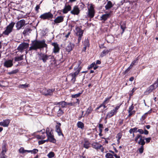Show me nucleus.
<instances>
[{
	"label": "nucleus",
	"instance_id": "obj_1",
	"mask_svg": "<svg viewBox=\"0 0 158 158\" xmlns=\"http://www.w3.org/2000/svg\"><path fill=\"white\" fill-rule=\"evenodd\" d=\"M47 45L44 41L35 40L32 41L31 46L29 49V51L31 50H36L41 48L47 47Z\"/></svg>",
	"mask_w": 158,
	"mask_h": 158
},
{
	"label": "nucleus",
	"instance_id": "obj_2",
	"mask_svg": "<svg viewBox=\"0 0 158 158\" xmlns=\"http://www.w3.org/2000/svg\"><path fill=\"white\" fill-rule=\"evenodd\" d=\"M89 6L88 7V11L86 13L87 16L92 18L95 15L94 5L90 4Z\"/></svg>",
	"mask_w": 158,
	"mask_h": 158
},
{
	"label": "nucleus",
	"instance_id": "obj_3",
	"mask_svg": "<svg viewBox=\"0 0 158 158\" xmlns=\"http://www.w3.org/2000/svg\"><path fill=\"white\" fill-rule=\"evenodd\" d=\"M83 32L84 30H82L81 27L77 26L76 27L75 33L76 35L78 37V43H79L81 40Z\"/></svg>",
	"mask_w": 158,
	"mask_h": 158
},
{
	"label": "nucleus",
	"instance_id": "obj_4",
	"mask_svg": "<svg viewBox=\"0 0 158 158\" xmlns=\"http://www.w3.org/2000/svg\"><path fill=\"white\" fill-rule=\"evenodd\" d=\"M15 24V23L11 22L6 27L5 30L3 32V34L6 35H8L10 33L12 32Z\"/></svg>",
	"mask_w": 158,
	"mask_h": 158
},
{
	"label": "nucleus",
	"instance_id": "obj_5",
	"mask_svg": "<svg viewBox=\"0 0 158 158\" xmlns=\"http://www.w3.org/2000/svg\"><path fill=\"white\" fill-rule=\"evenodd\" d=\"M55 90V89H47L43 88L41 89L40 91L41 93L45 96H51L53 94Z\"/></svg>",
	"mask_w": 158,
	"mask_h": 158
},
{
	"label": "nucleus",
	"instance_id": "obj_6",
	"mask_svg": "<svg viewBox=\"0 0 158 158\" xmlns=\"http://www.w3.org/2000/svg\"><path fill=\"white\" fill-rule=\"evenodd\" d=\"M80 69H79L77 70L73 73H71L68 75V77L71 79V82L74 84L76 81V78L79 73L80 72Z\"/></svg>",
	"mask_w": 158,
	"mask_h": 158
},
{
	"label": "nucleus",
	"instance_id": "obj_7",
	"mask_svg": "<svg viewBox=\"0 0 158 158\" xmlns=\"http://www.w3.org/2000/svg\"><path fill=\"white\" fill-rule=\"evenodd\" d=\"M81 63V62L80 61L75 62L69 68V69H74V70L75 72L79 69L80 71L81 69V67L80 65Z\"/></svg>",
	"mask_w": 158,
	"mask_h": 158
},
{
	"label": "nucleus",
	"instance_id": "obj_8",
	"mask_svg": "<svg viewBox=\"0 0 158 158\" xmlns=\"http://www.w3.org/2000/svg\"><path fill=\"white\" fill-rule=\"evenodd\" d=\"M120 105L116 106L114 109L111 110L110 112L108 113L106 116V118H109L116 114L118 112V110L119 108Z\"/></svg>",
	"mask_w": 158,
	"mask_h": 158
},
{
	"label": "nucleus",
	"instance_id": "obj_9",
	"mask_svg": "<svg viewBox=\"0 0 158 158\" xmlns=\"http://www.w3.org/2000/svg\"><path fill=\"white\" fill-rule=\"evenodd\" d=\"M51 44L53 47L52 49V53L55 54L58 53L60 50L59 45L56 42H52Z\"/></svg>",
	"mask_w": 158,
	"mask_h": 158
},
{
	"label": "nucleus",
	"instance_id": "obj_10",
	"mask_svg": "<svg viewBox=\"0 0 158 158\" xmlns=\"http://www.w3.org/2000/svg\"><path fill=\"white\" fill-rule=\"evenodd\" d=\"M139 139H140L138 142V144L141 145L143 146L145 143L144 141V137H142L140 135L138 134L136 136L135 138V141L137 142Z\"/></svg>",
	"mask_w": 158,
	"mask_h": 158
},
{
	"label": "nucleus",
	"instance_id": "obj_11",
	"mask_svg": "<svg viewBox=\"0 0 158 158\" xmlns=\"http://www.w3.org/2000/svg\"><path fill=\"white\" fill-rule=\"evenodd\" d=\"M39 60H42L44 63H45L48 60L50 55H48L45 53H40L38 54Z\"/></svg>",
	"mask_w": 158,
	"mask_h": 158
},
{
	"label": "nucleus",
	"instance_id": "obj_12",
	"mask_svg": "<svg viewBox=\"0 0 158 158\" xmlns=\"http://www.w3.org/2000/svg\"><path fill=\"white\" fill-rule=\"evenodd\" d=\"M29 44L26 43H23L20 44L18 47L17 49L21 52H23V50L27 49L29 47Z\"/></svg>",
	"mask_w": 158,
	"mask_h": 158
},
{
	"label": "nucleus",
	"instance_id": "obj_13",
	"mask_svg": "<svg viewBox=\"0 0 158 158\" xmlns=\"http://www.w3.org/2000/svg\"><path fill=\"white\" fill-rule=\"evenodd\" d=\"M53 16V15L51 12H48L41 15L40 16V18L43 19H52Z\"/></svg>",
	"mask_w": 158,
	"mask_h": 158
},
{
	"label": "nucleus",
	"instance_id": "obj_14",
	"mask_svg": "<svg viewBox=\"0 0 158 158\" xmlns=\"http://www.w3.org/2000/svg\"><path fill=\"white\" fill-rule=\"evenodd\" d=\"M25 25V21L24 19H22L18 21L16 24V27L17 30H19L22 27Z\"/></svg>",
	"mask_w": 158,
	"mask_h": 158
},
{
	"label": "nucleus",
	"instance_id": "obj_15",
	"mask_svg": "<svg viewBox=\"0 0 158 158\" xmlns=\"http://www.w3.org/2000/svg\"><path fill=\"white\" fill-rule=\"evenodd\" d=\"M13 60H6L3 63V66L6 68L11 67L13 65Z\"/></svg>",
	"mask_w": 158,
	"mask_h": 158
},
{
	"label": "nucleus",
	"instance_id": "obj_16",
	"mask_svg": "<svg viewBox=\"0 0 158 158\" xmlns=\"http://www.w3.org/2000/svg\"><path fill=\"white\" fill-rule=\"evenodd\" d=\"M80 10L78 6H74L72 10H71L70 13L71 14L75 15H78L80 13Z\"/></svg>",
	"mask_w": 158,
	"mask_h": 158
},
{
	"label": "nucleus",
	"instance_id": "obj_17",
	"mask_svg": "<svg viewBox=\"0 0 158 158\" xmlns=\"http://www.w3.org/2000/svg\"><path fill=\"white\" fill-rule=\"evenodd\" d=\"M64 16H57L52 23L53 24H58L64 21Z\"/></svg>",
	"mask_w": 158,
	"mask_h": 158
},
{
	"label": "nucleus",
	"instance_id": "obj_18",
	"mask_svg": "<svg viewBox=\"0 0 158 158\" xmlns=\"http://www.w3.org/2000/svg\"><path fill=\"white\" fill-rule=\"evenodd\" d=\"M138 57H137L135 58V60H133L130 66L127 68V69L124 71L125 74L127 73L132 68L134 65H135V64L137 63V61L138 60Z\"/></svg>",
	"mask_w": 158,
	"mask_h": 158
},
{
	"label": "nucleus",
	"instance_id": "obj_19",
	"mask_svg": "<svg viewBox=\"0 0 158 158\" xmlns=\"http://www.w3.org/2000/svg\"><path fill=\"white\" fill-rule=\"evenodd\" d=\"M71 6L68 5H65L64 8L62 10V11L64 14H66L69 11H71Z\"/></svg>",
	"mask_w": 158,
	"mask_h": 158
},
{
	"label": "nucleus",
	"instance_id": "obj_20",
	"mask_svg": "<svg viewBox=\"0 0 158 158\" xmlns=\"http://www.w3.org/2000/svg\"><path fill=\"white\" fill-rule=\"evenodd\" d=\"M10 122V120L9 119H6L0 122V125L3 127H7L9 124Z\"/></svg>",
	"mask_w": 158,
	"mask_h": 158
},
{
	"label": "nucleus",
	"instance_id": "obj_21",
	"mask_svg": "<svg viewBox=\"0 0 158 158\" xmlns=\"http://www.w3.org/2000/svg\"><path fill=\"white\" fill-rule=\"evenodd\" d=\"M54 109L57 112V115L58 116H61L64 113L63 110L59 106H55Z\"/></svg>",
	"mask_w": 158,
	"mask_h": 158
},
{
	"label": "nucleus",
	"instance_id": "obj_22",
	"mask_svg": "<svg viewBox=\"0 0 158 158\" xmlns=\"http://www.w3.org/2000/svg\"><path fill=\"white\" fill-rule=\"evenodd\" d=\"M74 47L73 44L72 43L69 42L67 44L65 48V49L67 52H70L73 50Z\"/></svg>",
	"mask_w": 158,
	"mask_h": 158
},
{
	"label": "nucleus",
	"instance_id": "obj_23",
	"mask_svg": "<svg viewBox=\"0 0 158 158\" xmlns=\"http://www.w3.org/2000/svg\"><path fill=\"white\" fill-rule=\"evenodd\" d=\"M110 13L103 15L100 17V20H102L104 21H106L110 17Z\"/></svg>",
	"mask_w": 158,
	"mask_h": 158
},
{
	"label": "nucleus",
	"instance_id": "obj_24",
	"mask_svg": "<svg viewBox=\"0 0 158 158\" xmlns=\"http://www.w3.org/2000/svg\"><path fill=\"white\" fill-rule=\"evenodd\" d=\"M31 27L29 26H27L25 28L23 32V34L24 35H27L31 33Z\"/></svg>",
	"mask_w": 158,
	"mask_h": 158
},
{
	"label": "nucleus",
	"instance_id": "obj_25",
	"mask_svg": "<svg viewBox=\"0 0 158 158\" xmlns=\"http://www.w3.org/2000/svg\"><path fill=\"white\" fill-rule=\"evenodd\" d=\"M111 51V49H105L103 50V51L101 53L100 57H102L108 54L109 52H110Z\"/></svg>",
	"mask_w": 158,
	"mask_h": 158
},
{
	"label": "nucleus",
	"instance_id": "obj_26",
	"mask_svg": "<svg viewBox=\"0 0 158 158\" xmlns=\"http://www.w3.org/2000/svg\"><path fill=\"white\" fill-rule=\"evenodd\" d=\"M90 147V143L89 140L86 138L84 139V143L83 147L86 148L88 149Z\"/></svg>",
	"mask_w": 158,
	"mask_h": 158
},
{
	"label": "nucleus",
	"instance_id": "obj_27",
	"mask_svg": "<svg viewBox=\"0 0 158 158\" xmlns=\"http://www.w3.org/2000/svg\"><path fill=\"white\" fill-rule=\"evenodd\" d=\"M92 147L97 150L100 149L102 147V145L98 143H93L92 144Z\"/></svg>",
	"mask_w": 158,
	"mask_h": 158
},
{
	"label": "nucleus",
	"instance_id": "obj_28",
	"mask_svg": "<svg viewBox=\"0 0 158 158\" xmlns=\"http://www.w3.org/2000/svg\"><path fill=\"white\" fill-rule=\"evenodd\" d=\"M46 134L47 138L53 135V132L52 129L49 128H47L46 129Z\"/></svg>",
	"mask_w": 158,
	"mask_h": 158
},
{
	"label": "nucleus",
	"instance_id": "obj_29",
	"mask_svg": "<svg viewBox=\"0 0 158 158\" xmlns=\"http://www.w3.org/2000/svg\"><path fill=\"white\" fill-rule=\"evenodd\" d=\"M56 131L57 133L59 136L62 135L63 137L64 136V135L62 133V131L60 129V127L59 126H56Z\"/></svg>",
	"mask_w": 158,
	"mask_h": 158
},
{
	"label": "nucleus",
	"instance_id": "obj_30",
	"mask_svg": "<svg viewBox=\"0 0 158 158\" xmlns=\"http://www.w3.org/2000/svg\"><path fill=\"white\" fill-rule=\"evenodd\" d=\"M114 38L113 36L109 35L107 36L106 39L108 43H111L114 41Z\"/></svg>",
	"mask_w": 158,
	"mask_h": 158
},
{
	"label": "nucleus",
	"instance_id": "obj_31",
	"mask_svg": "<svg viewBox=\"0 0 158 158\" xmlns=\"http://www.w3.org/2000/svg\"><path fill=\"white\" fill-rule=\"evenodd\" d=\"M113 6L112 3L110 1H108L107 4L105 6L106 10H108Z\"/></svg>",
	"mask_w": 158,
	"mask_h": 158
},
{
	"label": "nucleus",
	"instance_id": "obj_32",
	"mask_svg": "<svg viewBox=\"0 0 158 158\" xmlns=\"http://www.w3.org/2000/svg\"><path fill=\"white\" fill-rule=\"evenodd\" d=\"M48 140L51 142H52L54 143L56 142V139L54 138V136L53 135L48 137Z\"/></svg>",
	"mask_w": 158,
	"mask_h": 158
},
{
	"label": "nucleus",
	"instance_id": "obj_33",
	"mask_svg": "<svg viewBox=\"0 0 158 158\" xmlns=\"http://www.w3.org/2000/svg\"><path fill=\"white\" fill-rule=\"evenodd\" d=\"M77 126L78 128H80L82 129H83L84 128V124L81 121H79L77 122Z\"/></svg>",
	"mask_w": 158,
	"mask_h": 158
},
{
	"label": "nucleus",
	"instance_id": "obj_34",
	"mask_svg": "<svg viewBox=\"0 0 158 158\" xmlns=\"http://www.w3.org/2000/svg\"><path fill=\"white\" fill-rule=\"evenodd\" d=\"M157 87H156V85L155 84H154L153 85H151L150 87L148 89V91L149 92H151L152 91L156 88Z\"/></svg>",
	"mask_w": 158,
	"mask_h": 158
},
{
	"label": "nucleus",
	"instance_id": "obj_35",
	"mask_svg": "<svg viewBox=\"0 0 158 158\" xmlns=\"http://www.w3.org/2000/svg\"><path fill=\"white\" fill-rule=\"evenodd\" d=\"M19 152L20 153H24L26 152L29 153L30 151L28 150H25L23 148L21 147L19 149Z\"/></svg>",
	"mask_w": 158,
	"mask_h": 158
},
{
	"label": "nucleus",
	"instance_id": "obj_36",
	"mask_svg": "<svg viewBox=\"0 0 158 158\" xmlns=\"http://www.w3.org/2000/svg\"><path fill=\"white\" fill-rule=\"evenodd\" d=\"M121 28L122 29L123 33L126 28V24L124 22H121L120 23Z\"/></svg>",
	"mask_w": 158,
	"mask_h": 158
},
{
	"label": "nucleus",
	"instance_id": "obj_37",
	"mask_svg": "<svg viewBox=\"0 0 158 158\" xmlns=\"http://www.w3.org/2000/svg\"><path fill=\"white\" fill-rule=\"evenodd\" d=\"M57 105H59L62 107H64L65 106H67L66 102L65 101H62L60 102H57Z\"/></svg>",
	"mask_w": 158,
	"mask_h": 158
},
{
	"label": "nucleus",
	"instance_id": "obj_38",
	"mask_svg": "<svg viewBox=\"0 0 158 158\" xmlns=\"http://www.w3.org/2000/svg\"><path fill=\"white\" fill-rule=\"evenodd\" d=\"M19 72V70L18 69H15L14 70H13L12 71L9 72L7 73V74L8 75H12L15 74Z\"/></svg>",
	"mask_w": 158,
	"mask_h": 158
},
{
	"label": "nucleus",
	"instance_id": "obj_39",
	"mask_svg": "<svg viewBox=\"0 0 158 158\" xmlns=\"http://www.w3.org/2000/svg\"><path fill=\"white\" fill-rule=\"evenodd\" d=\"M23 59V55H21L20 56L16 57L15 58V61H18L21 60Z\"/></svg>",
	"mask_w": 158,
	"mask_h": 158
},
{
	"label": "nucleus",
	"instance_id": "obj_40",
	"mask_svg": "<svg viewBox=\"0 0 158 158\" xmlns=\"http://www.w3.org/2000/svg\"><path fill=\"white\" fill-rule=\"evenodd\" d=\"M28 86L29 85L28 84L26 83L25 84H20L18 85V87L19 88L24 89L28 87Z\"/></svg>",
	"mask_w": 158,
	"mask_h": 158
},
{
	"label": "nucleus",
	"instance_id": "obj_41",
	"mask_svg": "<svg viewBox=\"0 0 158 158\" xmlns=\"http://www.w3.org/2000/svg\"><path fill=\"white\" fill-rule=\"evenodd\" d=\"M148 114V112H147L145 113L143 115H142L141 118H140V120L142 121H143L147 117V115Z\"/></svg>",
	"mask_w": 158,
	"mask_h": 158
},
{
	"label": "nucleus",
	"instance_id": "obj_42",
	"mask_svg": "<svg viewBox=\"0 0 158 158\" xmlns=\"http://www.w3.org/2000/svg\"><path fill=\"white\" fill-rule=\"evenodd\" d=\"M93 109L91 106H89L87 109L86 113L87 114L89 115V114L92 111Z\"/></svg>",
	"mask_w": 158,
	"mask_h": 158
},
{
	"label": "nucleus",
	"instance_id": "obj_43",
	"mask_svg": "<svg viewBox=\"0 0 158 158\" xmlns=\"http://www.w3.org/2000/svg\"><path fill=\"white\" fill-rule=\"evenodd\" d=\"M143 145H141L140 147L138 149V150L140 154H142V153H143Z\"/></svg>",
	"mask_w": 158,
	"mask_h": 158
},
{
	"label": "nucleus",
	"instance_id": "obj_44",
	"mask_svg": "<svg viewBox=\"0 0 158 158\" xmlns=\"http://www.w3.org/2000/svg\"><path fill=\"white\" fill-rule=\"evenodd\" d=\"M2 151L1 153V154H5V153L6 152V147L5 145H3L2 147Z\"/></svg>",
	"mask_w": 158,
	"mask_h": 158
},
{
	"label": "nucleus",
	"instance_id": "obj_45",
	"mask_svg": "<svg viewBox=\"0 0 158 158\" xmlns=\"http://www.w3.org/2000/svg\"><path fill=\"white\" fill-rule=\"evenodd\" d=\"M105 157L106 158H114L113 156V155L110 153H106Z\"/></svg>",
	"mask_w": 158,
	"mask_h": 158
},
{
	"label": "nucleus",
	"instance_id": "obj_46",
	"mask_svg": "<svg viewBox=\"0 0 158 158\" xmlns=\"http://www.w3.org/2000/svg\"><path fill=\"white\" fill-rule=\"evenodd\" d=\"M54 156V153L53 152H50L48 154V156L49 158H52Z\"/></svg>",
	"mask_w": 158,
	"mask_h": 158
},
{
	"label": "nucleus",
	"instance_id": "obj_47",
	"mask_svg": "<svg viewBox=\"0 0 158 158\" xmlns=\"http://www.w3.org/2000/svg\"><path fill=\"white\" fill-rule=\"evenodd\" d=\"M30 106H26L25 109L27 110V113L28 114H30L31 112V110L30 109Z\"/></svg>",
	"mask_w": 158,
	"mask_h": 158
},
{
	"label": "nucleus",
	"instance_id": "obj_48",
	"mask_svg": "<svg viewBox=\"0 0 158 158\" xmlns=\"http://www.w3.org/2000/svg\"><path fill=\"white\" fill-rule=\"evenodd\" d=\"M84 46H85L86 47H89V43L88 40L87 39L85 40L84 42Z\"/></svg>",
	"mask_w": 158,
	"mask_h": 158
},
{
	"label": "nucleus",
	"instance_id": "obj_49",
	"mask_svg": "<svg viewBox=\"0 0 158 158\" xmlns=\"http://www.w3.org/2000/svg\"><path fill=\"white\" fill-rule=\"evenodd\" d=\"M111 97H112V96H110L109 97H108V98H106L105 100L103 102L104 103L107 104L109 102L110 100V98H111Z\"/></svg>",
	"mask_w": 158,
	"mask_h": 158
},
{
	"label": "nucleus",
	"instance_id": "obj_50",
	"mask_svg": "<svg viewBox=\"0 0 158 158\" xmlns=\"http://www.w3.org/2000/svg\"><path fill=\"white\" fill-rule=\"evenodd\" d=\"M81 94V93H79L76 94L72 95L71 96L73 98H77L79 97Z\"/></svg>",
	"mask_w": 158,
	"mask_h": 158
},
{
	"label": "nucleus",
	"instance_id": "obj_51",
	"mask_svg": "<svg viewBox=\"0 0 158 158\" xmlns=\"http://www.w3.org/2000/svg\"><path fill=\"white\" fill-rule=\"evenodd\" d=\"M29 151H30V152H31V153H33L34 154H35L38 152V150L36 149H34L33 150H29Z\"/></svg>",
	"mask_w": 158,
	"mask_h": 158
},
{
	"label": "nucleus",
	"instance_id": "obj_52",
	"mask_svg": "<svg viewBox=\"0 0 158 158\" xmlns=\"http://www.w3.org/2000/svg\"><path fill=\"white\" fill-rule=\"evenodd\" d=\"M134 106H133V104H132L131 106L129 108L128 110V112H131L134 109Z\"/></svg>",
	"mask_w": 158,
	"mask_h": 158
},
{
	"label": "nucleus",
	"instance_id": "obj_53",
	"mask_svg": "<svg viewBox=\"0 0 158 158\" xmlns=\"http://www.w3.org/2000/svg\"><path fill=\"white\" fill-rule=\"evenodd\" d=\"M66 104H67V105H69L71 106H75V103H74V102L67 103V102H66Z\"/></svg>",
	"mask_w": 158,
	"mask_h": 158
},
{
	"label": "nucleus",
	"instance_id": "obj_54",
	"mask_svg": "<svg viewBox=\"0 0 158 158\" xmlns=\"http://www.w3.org/2000/svg\"><path fill=\"white\" fill-rule=\"evenodd\" d=\"M95 65V63L94 62L92 64H91L90 66L88 67L89 69L92 68H94V66Z\"/></svg>",
	"mask_w": 158,
	"mask_h": 158
},
{
	"label": "nucleus",
	"instance_id": "obj_55",
	"mask_svg": "<svg viewBox=\"0 0 158 158\" xmlns=\"http://www.w3.org/2000/svg\"><path fill=\"white\" fill-rule=\"evenodd\" d=\"M145 139L147 143H148L150 142V140L151 139V138L148 137Z\"/></svg>",
	"mask_w": 158,
	"mask_h": 158
},
{
	"label": "nucleus",
	"instance_id": "obj_56",
	"mask_svg": "<svg viewBox=\"0 0 158 158\" xmlns=\"http://www.w3.org/2000/svg\"><path fill=\"white\" fill-rule=\"evenodd\" d=\"M137 131L140 134H143L144 133L142 129H139Z\"/></svg>",
	"mask_w": 158,
	"mask_h": 158
},
{
	"label": "nucleus",
	"instance_id": "obj_57",
	"mask_svg": "<svg viewBox=\"0 0 158 158\" xmlns=\"http://www.w3.org/2000/svg\"><path fill=\"white\" fill-rule=\"evenodd\" d=\"M6 155L5 154H0V158H6Z\"/></svg>",
	"mask_w": 158,
	"mask_h": 158
},
{
	"label": "nucleus",
	"instance_id": "obj_58",
	"mask_svg": "<svg viewBox=\"0 0 158 158\" xmlns=\"http://www.w3.org/2000/svg\"><path fill=\"white\" fill-rule=\"evenodd\" d=\"M45 142V141L43 140H40L38 141V143L39 145L42 144H44Z\"/></svg>",
	"mask_w": 158,
	"mask_h": 158
},
{
	"label": "nucleus",
	"instance_id": "obj_59",
	"mask_svg": "<svg viewBox=\"0 0 158 158\" xmlns=\"http://www.w3.org/2000/svg\"><path fill=\"white\" fill-rule=\"evenodd\" d=\"M132 129L133 130V133L137 132H138L137 131L138 128L135 127V128H132Z\"/></svg>",
	"mask_w": 158,
	"mask_h": 158
},
{
	"label": "nucleus",
	"instance_id": "obj_60",
	"mask_svg": "<svg viewBox=\"0 0 158 158\" xmlns=\"http://www.w3.org/2000/svg\"><path fill=\"white\" fill-rule=\"evenodd\" d=\"M121 136H121V134H120L119 133L118 134V139L117 141L118 142H119V140L121 138Z\"/></svg>",
	"mask_w": 158,
	"mask_h": 158
},
{
	"label": "nucleus",
	"instance_id": "obj_61",
	"mask_svg": "<svg viewBox=\"0 0 158 158\" xmlns=\"http://www.w3.org/2000/svg\"><path fill=\"white\" fill-rule=\"evenodd\" d=\"M40 7L39 5H37L35 8V10L36 11H38V10L39 9Z\"/></svg>",
	"mask_w": 158,
	"mask_h": 158
},
{
	"label": "nucleus",
	"instance_id": "obj_62",
	"mask_svg": "<svg viewBox=\"0 0 158 158\" xmlns=\"http://www.w3.org/2000/svg\"><path fill=\"white\" fill-rule=\"evenodd\" d=\"M79 6L81 8H82V9H83L84 8L85 5L82 3H80Z\"/></svg>",
	"mask_w": 158,
	"mask_h": 158
},
{
	"label": "nucleus",
	"instance_id": "obj_63",
	"mask_svg": "<svg viewBox=\"0 0 158 158\" xmlns=\"http://www.w3.org/2000/svg\"><path fill=\"white\" fill-rule=\"evenodd\" d=\"M75 100L76 101L75 102H74V103H75V104L76 103H77L78 104H79L80 103V100H79V99L76 98Z\"/></svg>",
	"mask_w": 158,
	"mask_h": 158
},
{
	"label": "nucleus",
	"instance_id": "obj_64",
	"mask_svg": "<svg viewBox=\"0 0 158 158\" xmlns=\"http://www.w3.org/2000/svg\"><path fill=\"white\" fill-rule=\"evenodd\" d=\"M136 89V88H134L131 91V94L132 95Z\"/></svg>",
	"mask_w": 158,
	"mask_h": 158
}]
</instances>
